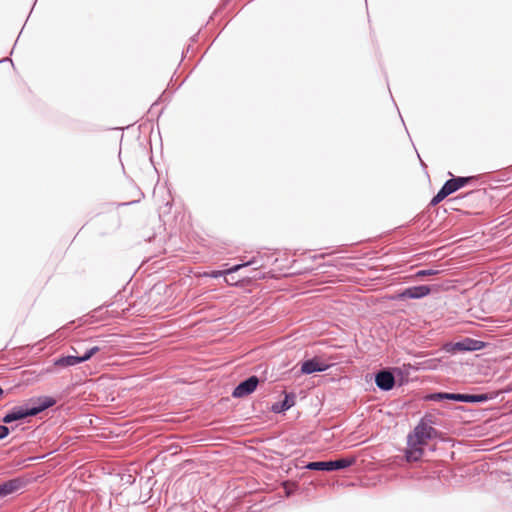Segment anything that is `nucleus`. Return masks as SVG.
Listing matches in <instances>:
<instances>
[{
  "label": "nucleus",
  "mask_w": 512,
  "mask_h": 512,
  "mask_svg": "<svg viewBox=\"0 0 512 512\" xmlns=\"http://www.w3.org/2000/svg\"><path fill=\"white\" fill-rule=\"evenodd\" d=\"M354 457L342 458L335 461L310 462L306 468L310 470L333 471L347 468L355 463Z\"/></svg>",
  "instance_id": "nucleus-4"
},
{
  "label": "nucleus",
  "mask_w": 512,
  "mask_h": 512,
  "mask_svg": "<svg viewBox=\"0 0 512 512\" xmlns=\"http://www.w3.org/2000/svg\"><path fill=\"white\" fill-rule=\"evenodd\" d=\"M4 393L3 389L0 387V396H2Z\"/></svg>",
  "instance_id": "nucleus-19"
},
{
  "label": "nucleus",
  "mask_w": 512,
  "mask_h": 512,
  "mask_svg": "<svg viewBox=\"0 0 512 512\" xmlns=\"http://www.w3.org/2000/svg\"><path fill=\"white\" fill-rule=\"evenodd\" d=\"M455 348L458 350H467L469 347L465 346L464 343L458 342L455 344Z\"/></svg>",
  "instance_id": "nucleus-16"
},
{
  "label": "nucleus",
  "mask_w": 512,
  "mask_h": 512,
  "mask_svg": "<svg viewBox=\"0 0 512 512\" xmlns=\"http://www.w3.org/2000/svg\"><path fill=\"white\" fill-rule=\"evenodd\" d=\"M259 380L256 376H251L247 380L241 382L233 391L232 395L236 398L245 397L255 391Z\"/></svg>",
  "instance_id": "nucleus-8"
},
{
  "label": "nucleus",
  "mask_w": 512,
  "mask_h": 512,
  "mask_svg": "<svg viewBox=\"0 0 512 512\" xmlns=\"http://www.w3.org/2000/svg\"><path fill=\"white\" fill-rule=\"evenodd\" d=\"M225 282H226L227 284H229V285H233L234 283H237V282H238V280H237V281H234V279H233V278H230V279L225 278Z\"/></svg>",
  "instance_id": "nucleus-18"
},
{
  "label": "nucleus",
  "mask_w": 512,
  "mask_h": 512,
  "mask_svg": "<svg viewBox=\"0 0 512 512\" xmlns=\"http://www.w3.org/2000/svg\"><path fill=\"white\" fill-rule=\"evenodd\" d=\"M437 436V431L424 422L419 423L408 436L406 459L409 462L418 461L424 453V446L431 438Z\"/></svg>",
  "instance_id": "nucleus-1"
},
{
  "label": "nucleus",
  "mask_w": 512,
  "mask_h": 512,
  "mask_svg": "<svg viewBox=\"0 0 512 512\" xmlns=\"http://www.w3.org/2000/svg\"><path fill=\"white\" fill-rule=\"evenodd\" d=\"M430 291V287L426 285L414 286L405 289L403 292L393 297V299H418L427 296L430 293Z\"/></svg>",
  "instance_id": "nucleus-9"
},
{
  "label": "nucleus",
  "mask_w": 512,
  "mask_h": 512,
  "mask_svg": "<svg viewBox=\"0 0 512 512\" xmlns=\"http://www.w3.org/2000/svg\"><path fill=\"white\" fill-rule=\"evenodd\" d=\"M8 434L9 428L4 425H0V439L5 438Z\"/></svg>",
  "instance_id": "nucleus-15"
},
{
  "label": "nucleus",
  "mask_w": 512,
  "mask_h": 512,
  "mask_svg": "<svg viewBox=\"0 0 512 512\" xmlns=\"http://www.w3.org/2000/svg\"><path fill=\"white\" fill-rule=\"evenodd\" d=\"M252 263H253V261H249L247 263L235 265L231 268H228V269H225L222 271L205 272L203 275L206 277L218 278L223 275H228V274L234 273V272L240 270L242 267L248 266Z\"/></svg>",
  "instance_id": "nucleus-12"
},
{
  "label": "nucleus",
  "mask_w": 512,
  "mask_h": 512,
  "mask_svg": "<svg viewBox=\"0 0 512 512\" xmlns=\"http://www.w3.org/2000/svg\"><path fill=\"white\" fill-rule=\"evenodd\" d=\"M473 177H456L448 180L443 187L438 191V193L431 200V205L435 206L444 200L448 195L456 192L460 188L464 187L468 184Z\"/></svg>",
  "instance_id": "nucleus-2"
},
{
  "label": "nucleus",
  "mask_w": 512,
  "mask_h": 512,
  "mask_svg": "<svg viewBox=\"0 0 512 512\" xmlns=\"http://www.w3.org/2000/svg\"><path fill=\"white\" fill-rule=\"evenodd\" d=\"M436 274H438L437 270L427 269V270H420V271H418L416 276L424 277V276H433V275H436Z\"/></svg>",
  "instance_id": "nucleus-14"
},
{
  "label": "nucleus",
  "mask_w": 512,
  "mask_h": 512,
  "mask_svg": "<svg viewBox=\"0 0 512 512\" xmlns=\"http://www.w3.org/2000/svg\"><path fill=\"white\" fill-rule=\"evenodd\" d=\"M22 486V481L20 479H12L7 482L0 484V498L8 496L13 492L20 489Z\"/></svg>",
  "instance_id": "nucleus-11"
},
{
  "label": "nucleus",
  "mask_w": 512,
  "mask_h": 512,
  "mask_svg": "<svg viewBox=\"0 0 512 512\" xmlns=\"http://www.w3.org/2000/svg\"><path fill=\"white\" fill-rule=\"evenodd\" d=\"M99 351L97 346L89 349L83 356H62L53 361V366L56 368H66L70 366H75L82 362L89 360L94 354Z\"/></svg>",
  "instance_id": "nucleus-5"
},
{
  "label": "nucleus",
  "mask_w": 512,
  "mask_h": 512,
  "mask_svg": "<svg viewBox=\"0 0 512 512\" xmlns=\"http://www.w3.org/2000/svg\"><path fill=\"white\" fill-rule=\"evenodd\" d=\"M294 405V396L286 394L284 401L281 403V408H284V410L289 409Z\"/></svg>",
  "instance_id": "nucleus-13"
},
{
  "label": "nucleus",
  "mask_w": 512,
  "mask_h": 512,
  "mask_svg": "<svg viewBox=\"0 0 512 512\" xmlns=\"http://www.w3.org/2000/svg\"><path fill=\"white\" fill-rule=\"evenodd\" d=\"M330 364L321 357H314L306 360L301 365L302 374H312L314 372H322L327 370Z\"/></svg>",
  "instance_id": "nucleus-6"
},
{
  "label": "nucleus",
  "mask_w": 512,
  "mask_h": 512,
  "mask_svg": "<svg viewBox=\"0 0 512 512\" xmlns=\"http://www.w3.org/2000/svg\"><path fill=\"white\" fill-rule=\"evenodd\" d=\"M376 385L382 390H390L395 384L394 376L389 371H381L375 377Z\"/></svg>",
  "instance_id": "nucleus-10"
},
{
  "label": "nucleus",
  "mask_w": 512,
  "mask_h": 512,
  "mask_svg": "<svg viewBox=\"0 0 512 512\" xmlns=\"http://www.w3.org/2000/svg\"><path fill=\"white\" fill-rule=\"evenodd\" d=\"M435 399H449L460 402H483L487 400V396L470 395V394H454V393H439L434 396Z\"/></svg>",
  "instance_id": "nucleus-7"
},
{
  "label": "nucleus",
  "mask_w": 512,
  "mask_h": 512,
  "mask_svg": "<svg viewBox=\"0 0 512 512\" xmlns=\"http://www.w3.org/2000/svg\"><path fill=\"white\" fill-rule=\"evenodd\" d=\"M55 401L46 398L45 401L39 406V407H33V408H15L10 413L6 414L3 418L4 423H11L13 421L24 419L28 416H34L40 413L41 411L45 410L46 408L54 405Z\"/></svg>",
  "instance_id": "nucleus-3"
},
{
  "label": "nucleus",
  "mask_w": 512,
  "mask_h": 512,
  "mask_svg": "<svg viewBox=\"0 0 512 512\" xmlns=\"http://www.w3.org/2000/svg\"><path fill=\"white\" fill-rule=\"evenodd\" d=\"M272 410L276 413L284 411V408H281V404H275L272 407Z\"/></svg>",
  "instance_id": "nucleus-17"
}]
</instances>
